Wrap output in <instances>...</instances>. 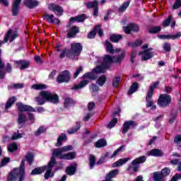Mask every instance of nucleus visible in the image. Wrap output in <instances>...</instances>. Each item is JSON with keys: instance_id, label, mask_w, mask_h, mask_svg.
<instances>
[{"instance_id": "1", "label": "nucleus", "mask_w": 181, "mask_h": 181, "mask_svg": "<svg viewBox=\"0 0 181 181\" xmlns=\"http://www.w3.org/2000/svg\"><path fill=\"white\" fill-rule=\"evenodd\" d=\"M35 101L38 105H43L46 102L57 104L59 103V95L49 90H42L40 92L39 96L35 97Z\"/></svg>"}, {"instance_id": "2", "label": "nucleus", "mask_w": 181, "mask_h": 181, "mask_svg": "<svg viewBox=\"0 0 181 181\" xmlns=\"http://www.w3.org/2000/svg\"><path fill=\"white\" fill-rule=\"evenodd\" d=\"M63 151L61 148H55L53 151L52 153V156L51 157V160L49 161L47 168V172L45 174V179L47 180L49 177H53L54 176V173H52V170H53V167L54 165H56V157L59 158V159H63Z\"/></svg>"}, {"instance_id": "3", "label": "nucleus", "mask_w": 181, "mask_h": 181, "mask_svg": "<svg viewBox=\"0 0 181 181\" xmlns=\"http://www.w3.org/2000/svg\"><path fill=\"white\" fill-rule=\"evenodd\" d=\"M19 178V181L25 180V160H22L19 168H15L10 173L8 177V181H15Z\"/></svg>"}, {"instance_id": "4", "label": "nucleus", "mask_w": 181, "mask_h": 181, "mask_svg": "<svg viewBox=\"0 0 181 181\" xmlns=\"http://www.w3.org/2000/svg\"><path fill=\"white\" fill-rule=\"evenodd\" d=\"M82 51L83 45L80 42H74L71 44V49L67 51L66 57L76 59V57L80 56Z\"/></svg>"}, {"instance_id": "5", "label": "nucleus", "mask_w": 181, "mask_h": 181, "mask_svg": "<svg viewBox=\"0 0 181 181\" xmlns=\"http://www.w3.org/2000/svg\"><path fill=\"white\" fill-rule=\"evenodd\" d=\"M108 67L107 65L105 66H96L93 69L91 72H88L85 74L82 78H88L89 80H97V74H100L101 73H105V69Z\"/></svg>"}, {"instance_id": "6", "label": "nucleus", "mask_w": 181, "mask_h": 181, "mask_svg": "<svg viewBox=\"0 0 181 181\" xmlns=\"http://www.w3.org/2000/svg\"><path fill=\"white\" fill-rule=\"evenodd\" d=\"M146 162V157L145 156H142L136 158L135 160H132V165H129L127 169V172H138V169H139V164L145 163Z\"/></svg>"}, {"instance_id": "7", "label": "nucleus", "mask_w": 181, "mask_h": 181, "mask_svg": "<svg viewBox=\"0 0 181 181\" xmlns=\"http://www.w3.org/2000/svg\"><path fill=\"white\" fill-rule=\"evenodd\" d=\"M172 103V98L169 95L162 94L159 96L158 100V104L162 108H166V107H169Z\"/></svg>"}, {"instance_id": "8", "label": "nucleus", "mask_w": 181, "mask_h": 181, "mask_svg": "<svg viewBox=\"0 0 181 181\" xmlns=\"http://www.w3.org/2000/svg\"><path fill=\"white\" fill-rule=\"evenodd\" d=\"M70 78H71L70 71L69 70H65L57 76V81L59 84H62V83H69L70 81Z\"/></svg>"}, {"instance_id": "9", "label": "nucleus", "mask_w": 181, "mask_h": 181, "mask_svg": "<svg viewBox=\"0 0 181 181\" xmlns=\"http://www.w3.org/2000/svg\"><path fill=\"white\" fill-rule=\"evenodd\" d=\"M48 9H49V11H52V12H55L57 16H62V15H63V8L54 3L49 4Z\"/></svg>"}, {"instance_id": "10", "label": "nucleus", "mask_w": 181, "mask_h": 181, "mask_svg": "<svg viewBox=\"0 0 181 181\" xmlns=\"http://www.w3.org/2000/svg\"><path fill=\"white\" fill-rule=\"evenodd\" d=\"M152 48H148L144 52H141L139 55L141 57V60H149V59H152L153 57V54L155 53L152 52Z\"/></svg>"}, {"instance_id": "11", "label": "nucleus", "mask_w": 181, "mask_h": 181, "mask_svg": "<svg viewBox=\"0 0 181 181\" xmlns=\"http://www.w3.org/2000/svg\"><path fill=\"white\" fill-rule=\"evenodd\" d=\"M16 105L21 112H23V111H27L28 112H36V110L30 105H23L22 103H18Z\"/></svg>"}, {"instance_id": "12", "label": "nucleus", "mask_w": 181, "mask_h": 181, "mask_svg": "<svg viewBox=\"0 0 181 181\" xmlns=\"http://www.w3.org/2000/svg\"><path fill=\"white\" fill-rule=\"evenodd\" d=\"M123 30L124 33H127L129 35L131 32H139V26L134 23L129 24L127 26H124L123 28Z\"/></svg>"}, {"instance_id": "13", "label": "nucleus", "mask_w": 181, "mask_h": 181, "mask_svg": "<svg viewBox=\"0 0 181 181\" xmlns=\"http://www.w3.org/2000/svg\"><path fill=\"white\" fill-rule=\"evenodd\" d=\"M138 124L135 122V121L129 120L127 121L123 124L122 134H126L128 132L129 128H135Z\"/></svg>"}, {"instance_id": "14", "label": "nucleus", "mask_w": 181, "mask_h": 181, "mask_svg": "<svg viewBox=\"0 0 181 181\" xmlns=\"http://www.w3.org/2000/svg\"><path fill=\"white\" fill-rule=\"evenodd\" d=\"M22 0H13L12 6V13L13 16H18L19 13V6L21 5Z\"/></svg>"}, {"instance_id": "15", "label": "nucleus", "mask_w": 181, "mask_h": 181, "mask_svg": "<svg viewBox=\"0 0 181 181\" xmlns=\"http://www.w3.org/2000/svg\"><path fill=\"white\" fill-rule=\"evenodd\" d=\"M153 95L147 93L146 96V107L149 108L151 107V110H156V105H153V100H152Z\"/></svg>"}, {"instance_id": "16", "label": "nucleus", "mask_w": 181, "mask_h": 181, "mask_svg": "<svg viewBox=\"0 0 181 181\" xmlns=\"http://www.w3.org/2000/svg\"><path fill=\"white\" fill-rule=\"evenodd\" d=\"M103 62L104 63H103L100 66H98V67H105V66H107V67L105 69V70H107L108 67H110V64L113 63V57L110 55H105Z\"/></svg>"}, {"instance_id": "17", "label": "nucleus", "mask_w": 181, "mask_h": 181, "mask_svg": "<svg viewBox=\"0 0 181 181\" xmlns=\"http://www.w3.org/2000/svg\"><path fill=\"white\" fill-rule=\"evenodd\" d=\"M54 16L53 14H48L45 13L43 16V18L45 21H47V22H49V23H54V21L57 22V25H59L60 23V20L59 18H54Z\"/></svg>"}, {"instance_id": "18", "label": "nucleus", "mask_w": 181, "mask_h": 181, "mask_svg": "<svg viewBox=\"0 0 181 181\" xmlns=\"http://www.w3.org/2000/svg\"><path fill=\"white\" fill-rule=\"evenodd\" d=\"M80 31L78 30V27L73 26L72 28H71L69 30H68V34H67L68 39H71V37H76V35Z\"/></svg>"}, {"instance_id": "19", "label": "nucleus", "mask_w": 181, "mask_h": 181, "mask_svg": "<svg viewBox=\"0 0 181 181\" xmlns=\"http://www.w3.org/2000/svg\"><path fill=\"white\" fill-rule=\"evenodd\" d=\"M181 36V33L179 32L177 34L172 35H158V37L159 39H163V40H169V39H172L173 40H175V39H179V37H180Z\"/></svg>"}, {"instance_id": "20", "label": "nucleus", "mask_w": 181, "mask_h": 181, "mask_svg": "<svg viewBox=\"0 0 181 181\" xmlns=\"http://www.w3.org/2000/svg\"><path fill=\"white\" fill-rule=\"evenodd\" d=\"M28 121V116L25 115V113L20 112L18 114V124L20 125V127H23L25 125V122Z\"/></svg>"}, {"instance_id": "21", "label": "nucleus", "mask_w": 181, "mask_h": 181, "mask_svg": "<svg viewBox=\"0 0 181 181\" xmlns=\"http://www.w3.org/2000/svg\"><path fill=\"white\" fill-rule=\"evenodd\" d=\"M24 4L30 9H33V8H36L39 5V1L36 0H24Z\"/></svg>"}, {"instance_id": "22", "label": "nucleus", "mask_w": 181, "mask_h": 181, "mask_svg": "<svg viewBox=\"0 0 181 181\" xmlns=\"http://www.w3.org/2000/svg\"><path fill=\"white\" fill-rule=\"evenodd\" d=\"M124 57L125 52H123L119 56H113V63L121 64V62L124 60Z\"/></svg>"}, {"instance_id": "23", "label": "nucleus", "mask_w": 181, "mask_h": 181, "mask_svg": "<svg viewBox=\"0 0 181 181\" xmlns=\"http://www.w3.org/2000/svg\"><path fill=\"white\" fill-rule=\"evenodd\" d=\"M16 64H17V67H20L21 70H25V69H28V67H29V62H26V61H17L16 62Z\"/></svg>"}, {"instance_id": "24", "label": "nucleus", "mask_w": 181, "mask_h": 181, "mask_svg": "<svg viewBox=\"0 0 181 181\" xmlns=\"http://www.w3.org/2000/svg\"><path fill=\"white\" fill-rule=\"evenodd\" d=\"M45 170H47L46 173L47 172V166H42V167L37 168L34 169L31 172V175H40V174L43 173V172H45Z\"/></svg>"}, {"instance_id": "25", "label": "nucleus", "mask_w": 181, "mask_h": 181, "mask_svg": "<svg viewBox=\"0 0 181 181\" xmlns=\"http://www.w3.org/2000/svg\"><path fill=\"white\" fill-rule=\"evenodd\" d=\"M148 156H162L163 155V153L158 148L152 149L151 151L148 152Z\"/></svg>"}, {"instance_id": "26", "label": "nucleus", "mask_w": 181, "mask_h": 181, "mask_svg": "<svg viewBox=\"0 0 181 181\" xmlns=\"http://www.w3.org/2000/svg\"><path fill=\"white\" fill-rule=\"evenodd\" d=\"M77 168V165L76 163L71 164L69 167H68L66 170L67 175H74L76 173V169Z\"/></svg>"}, {"instance_id": "27", "label": "nucleus", "mask_w": 181, "mask_h": 181, "mask_svg": "<svg viewBox=\"0 0 181 181\" xmlns=\"http://www.w3.org/2000/svg\"><path fill=\"white\" fill-rule=\"evenodd\" d=\"M87 84H88V81L83 80L79 84L74 85V87L71 88V90H80L81 88L86 87Z\"/></svg>"}, {"instance_id": "28", "label": "nucleus", "mask_w": 181, "mask_h": 181, "mask_svg": "<svg viewBox=\"0 0 181 181\" xmlns=\"http://www.w3.org/2000/svg\"><path fill=\"white\" fill-rule=\"evenodd\" d=\"M86 6L88 9H91V8L95 9L98 8V1L94 0L93 1H89L86 4Z\"/></svg>"}, {"instance_id": "29", "label": "nucleus", "mask_w": 181, "mask_h": 181, "mask_svg": "<svg viewBox=\"0 0 181 181\" xmlns=\"http://www.w3.org/2000/svg\"><path fill=\"white\" fill-rule=\"evenodd\" d=\"M131 158H122L119 159L118 161L112 164V168H118V166H122L124 163H127L128 160H129Z\"/></svg>"}, {"instance_id": "30", "label": "nucleus", "mask_w": 181, "mask_h": 181, "mask_svg": "<svg viewBox=\"0 0 181 181\" xmlns=\"http://www.w3.org/2000/svg\"><path fill=\"white\" fill-rule=\"evenodd\" d=\"M63 141H67V136L64 134H62L57 139L56 146H62Z\"/></svg>"}, {"instance_id": "31", "label": "nucleus", "mask_w": 181, "mask_h": 181, "mask_svg": "<svg viewBox=\"0 0 181 181\" xmlns=\"http://www.w3.org/2000/svg\"><path fill=\"white\" fill-rule=\"evenodd\" d=\"M74 158H76L75 152L65 153V154H63V156H62V159H65L66 160H72V159H74Z\"/></svg>"}, {"instance_id": "32", "label": "nucleus", "mask_w": 181, "mask_h": 181, "mask_svg": "<svg viewBox=\"0 0 181 181\" xmlns=\"http://www.w3.org/2000/svg\"><path fill=\"white\" fill-rule=\"evenodd\" d=\"M74 104H75V102L74 100H73V99L70 98H65L64 105L66 108H69V107H73Z\"/></svg>"}, {"instance_id": "33", "label": "nucleus", "mask_w": 181, "mask_h": 181, "mask_svg": "<svg viewBox=\"0 0 181 181\" xmlns=\"http://www.w3.org/2000/svg\"><path fill=\"white\" fill-rule=\"evenodd\" d=\"M80 128H81V122H76V127H72L71 129H68L67 132L69 134H73L75 132H77V131H78V129H80Z\"/></svg>"}, {"instance_id": "34", "label": "nucleus", "mask_w": 181, "mask_h": 181, "mask_svg": "<svg viewBox=\"0 0 181 181\" xmlns=\"http://www.w3.org/2000/svg\"><path fill=\"white\" fill-rule=\"evenodd\" d=\"M121 39H122V35H117V34L110 35V40L112 42H114L115 43L119 42Z\"/></svg>"}, {"instance_id": "35", "label": "nucleus", "mask_w": 181, "mask_h": 181, "mask_svg": "<svg viewBox=\"0 0 181 181\" xmlns=\"http://www.w3.org/2000/svg\"><path fill=\"white\" fill-rule=\"evenodd\" d=\"M154 181H163V175L160 172H155L153 174Z\"/></svg>"}, {"instance_id": "36", "label": "nucleus", "mask_w": 181, "mask_h": 181, "mask_svg": "<svg viewBox=\"0 0 181 181\" xmlns=\"http://www.w3.org/2000/svg\"><path fill=\"white\" fill-rule=\"evenodd\" d=\"M25 85L23 83H15L8 86V90H18L19 88H23Z\"/></svg>"}, {"instance_id": "37", "label": "nucleus", "mask_w": 181, "mask_h": 181, "mask_svg": "<svg viewBox=\"0 0 181 181\" xmlns=\"http://www.w3.org/2000/svg\"><path fill=\"white\" fill-rule=\"evenodd\" d=\"M105 81H107V78L105 75H102L97 81L96 83L98 84L100 87H103L105 84Z\"/></svg>"}, {"instance_id": "38", "label": "nucleus", "mask_w": 181, "mask_h": 181, "mask_svg": "<svg viewBox=\"0 0 181 181\" xmlns=\"http://www.w3.org/2000/svg\"><path fill=\"white\" fill-rule=\"evenodd\" d=\"M103 146H107V141L104 139H101L95 143L96 148H103Z\"/></svg>"}, {"instance_id": "39", "label": "nucleus", "mask_w": 181, "mask_h": 181, "mask_svg": "<svg viewBox=\"0 0 181 181\" xmlns=\"http://www.w3.org/2000/svg\"><path fill=\"white\" fill-rule=\"evenodd\" d=\"M159 84H160V82L157 81V82L154 83L153 85H151L149 87L147 94H151V95H153V91L155 90V88H156V87H158L159 86Z\"/></svg>"}, {"instance_id": "40", "label": "nucleus", "mask_w": 181, "mask_h": 181, "mask_svg": "<svg viewBox=\"0 0 181 181\" xmlns=\"http://www.w3.org/2000/svg\"><path fill=\"white\" fill-rule=\"evenodd\" d=\"M16 101V97L13 96L11 98L8 99L7 103H6V110H8V108H11L12 107V104Z\"/></svg>"}, {"instance_id": "41", "label": "nucleus", "mask_w": 181, "mask_h": 181, "mask_svg": "<svg viewBox=\"0 0 181 181\" xmlns=\"http://www.w3.org/2000/svg\"><path fill=\"white\" fill-rule=\"evenodd\" d=\"M139 86H138V83L135 82L134 83L131 87L130 89L129 90L128 94L131 95V94H134V93H135V91H136V90H138L139 88Z\"/></svg>"}, {"instance_id": "42", "label": "nucleus", "mask_w": 181, "mask_h": 181, "mask_svg": "<svg viewBox=\"0 0 181 181\" xmlns=\"http://www.w3.org/2000/svg\"><path fill=\"white\" fill-rule=\"evenodd\" d=\"M11 35H12V30H9L7 32L4 41L0 40V47L2 46V45H4V43H6L8 40H9V37H11Z\"/></svg>"}, {"instance_id": "43", "label": "nucleus", "mask_w": 181, "mask_h": 181, "mask_svg": "<svg viewBox=\"0 0 181 181\" xmlns=\"http://www.w3.org/2000/svg\"><path fill=\"white\" fill-rule=\"evenodd\" d=\"M33 158H35V156H33V153H28L25 156V160L29 163V165H32L33 163Z\"/></svg>"}, {"instance_id": "44", "label": "nucleus", "mask_w": 181, "mask_h": 181, "mask_svg": "<svg viewBox=\"0 0 181 181\" xmlns=\"http://www.w3.org/2000/svg\"><path fill=\"white\" fill-rule=\"evenodd\" d=\"M32 88L34 90H46L47 86L45 84H34L33 85Z\"/></svg>"}, {"instance_id": "45", "label": "nucleus", "mask_w": 181, "mask_h": 181, "mask_svg": "<svg viewBox=\"0 0 181 181\" xmlns=\"http://www.w3.org/2000/svg\"><path fill=\"white\" fill-rule=\"evenodd\" d=\"M105 46L107 52L109 53H115V51H114V48L112 47V44L110 42L105 41Z\"/></svg>"}, {"instance_id": "46", "label": "nucleus", "mask_w": 181, "mask_h": 181, "mask_svg": "<svg viewBox=\"0 0 181 181\" xmlns=\"http://www.w3.org/2000/svg\"><path fill=\"white\" fill-rule=\"evenodd\" d=\"M95 165V156L90 154L89 156V166H90V168L93 169Z\"/></svg>"}, {"instance_id": "47", "label": "nucleus", "mask_w": 181, "mask_h": 181, "mask_svg": "<svg viewBox=\"0 0 181 181\" xmlns=\"http://www.w3.org/2000/svg\"><path fill=\"white\" fill-rule=\"evenodd\" d=\"M129 6V1L123 3L119 8V12H125V11H127V8H128Z\"/></svg>"}, {"instance_id": "48", "label": "nucleus", "mask_w": 181, "mask_h": 181, "mask_svg": "<svg viewBox=\"0 0 181 181\" xmlns=\"http://www.w3.org/2000/svg\"><path fill=\"white\" fill-rule=\"evenodd\" d=\"M85 19H86V17H84V15H81L79 16L71 18L70 21H76V22H83V21H85Z\"/></svg>"}, {"instance_id": "49", "label": "nucleus", "mask_w": 181, "mask_h": 181, "mask_svg": "<svg viewBox=\"0 0 181 181\" xmlns=\"http://www.w3.org/2000/svg\"><path fill=\"white\" fill-rule=\"evenodd\" d=\"M95 31L98 33L99 36H103L104 35V31L103 29H101V25H98L95 27Z\"/></svg>"}, {"instance_id": "50", "label": "nucleus", "mask_w": 181, "mask_h": 181, "mask_svg": "<svg viewBox=\"0 0 181 181\" xmlns=\"http://www.w3.org/2000/svg\"><path fill=\"white\" fill-rule=\"evenodd\" d=\"M172 16H169L168 18L163 21V26H164V28H167L168 26H169V25H170V23L172 22Z\"/></svg>"}, {"instance_id": "51", "label": "nucleus", "mask_w": 181, "mask_h": 181, "mask_svg": "<svg viewBox=\"0 0 181 181\" xmlns=\"http://www.w3.org/2000/svg\"><path fill=\"white\" fill-rule=\"evenodd\" d=\"M8 149L9 152H14V151L18 149V145L16 143H13L8 146Z\"/></svg>"}, {"instance_id": "52", "label": "nucleus", "mask_w": 181, "mask_h": 181, "mask_svg": "<svg viewBox=\"0 0 181 181\" xmlns=\"http://www.w3.org/2000/svg\"><path fill=\"white\" fill-rule=\"evenodd\" d=\"M141 45H142V40H137L134 42L129 43V46H132V47H138V46H141Z\"/></svg>"}, {"instance_id": "53", "label": "nucleus", "mask_w": 181, "mask_h": 181, "mask_svg": "<svg viewBox=\"0 0 181 181\" xmlns=\"http://www.w3.org/2000/svg\"><path fill=\"white\" fill-rule=\"evenodd\" d=\"M124 149H125V147L124 146H120V148H117L115 151H114L110 158H115L118 155V153L124 151Z\"/></svg>"}, {"instance_id": "54", "label": "nucleus", "mask_w": 181, "mask_h": 181, "mask_svg": "<svg viewBox=\"0 0 181 181\" xmlns=\"http://www.w3.org/2000/svg\"><path fill=\"white\" fill-rule=\"evenodd\" d=\"M118 122V119L114 118L108 124L107 128L111 129V128H114L115 127V124Z\"/></svg>"}, {"instance_id": "55", "label": "nucleus", "mask_w": 181, "mask_h": 181, "mask_svg": "<svg viewBox=\"0 0 181 181\" xmlns=\"http://www.w3.org/2000/svg\"><path fill=\"white\" fill-rule=\"evenodd\" d=\"M160 30H162V28L160 26L153 27L149 30V33H159Z\"/></svg>"}, {"instance_id": "56", "label": "nucleus", "mask_w": 181, "mask_h": 181, "mask_svg": "<svg viewBox=\"0 0 181 181\" xmlns=\"http://www.w3.org/2000/svg\"><path fill=\"white\" fill-rule=\"evenodd\" d=\"M119 81H121V78L119 76H115L112 81L113 87H118V84H119Z\"/></svg>"}, {"instance_id": "57", "label": "nucleus", "mask_w": 181, "mask_h": 181, "mask_svg": "<svg viewBox=\"0 0 181 181\" xmlns=\"http://www.w3.org/2000/svg\"><path fill=\"white\" fill-rule=\"evenodd\" d=\"M23 136V134L14 133L11 136L12 141H16V139H21Z\"/></svg>"}, {"instance_id": "58", "label": "nucleus", "mask_w": 181, "mask_h": 181, "mask_svg": "<svg viewBox=\"0 0 181 181\" xmlns=\"http://www.w3.org/2000/svg\"><path fill=\"white\" fill-rule=\"evenodd\" d=\"M181 8V0H175L174 5H173V9H179Z\"/></svg>"}, {"instance_id": "59", "label": "nucleus", "mask_w": 181, "mask_h": 181, "mask_svg": "<svg viewBox=\"0 0 181 181\" xmlns=\"http://www.w3.org/2000/svg\"><path fill=\"white\" fill-rule=\"evenodd\" d=\"M90 91H92V93H95L100 90V88L98 87V86L93 83L90 86Z\"/></svg>"}, {"instance_id": "60", "label": "nucleus", "mask_w": 181, "mask_h": 181, "mask_svg": "<svg viewBox=\"0 0 181 181\" xmlns=\"http://www.w3.org/2000/svg\"><path fill=\"white\" fill-rule=\"evenodd\" d=\"M62 152H69V151H73V146L71 145L65 146L61 148Z\"/></svg>"}, {"instance_id": "61", "label": "nucleus", "mask_w": 181, "mask_h": 181, "mask_svg": "<svg viewBox=\"0 0 181 181\" xmlns=\"http://www.w3.org/2000/svg\"><path fill=\"white\" fill-rule=\"evenodd\" d=\"M95 35H97V33L95 32V28L93 29V30L90 31L88 35V39H94L95 37Z\"/></svg>"}, {"instance_id": "62", "label": "nucleus", "mask_w": 181, "mask_h": 181, "mask_svg": "<svg viewBox=\"0 0 181 181\" xmlns=\"http://www.w3.org/2000/svg\"><path fill=\"white\" fill-rule=\"evenodd\" d=\"M160 173L163 177H165V176H168L169 173H170V170L168 168H164Z\"/></svg>"}, {"instance_id": "63", "label": "nucleus", "mask_w": 181, "mask_h": 181, "mask_svg": "<svg viewBox=\"0 0 181 181\" xmlns=\"http://www.w3.org/2000/svg\"><path fill=\"white\" fill-rule=\"evenodd\" d=\"M18 33H13V31L12 30V33L10 35V42H12L14 41L15 39H16V37H18Z\"/></svg>"}, {"instance_id": "64", "label": "nucleus", "mask_w": 181, "mask_h": 181, "mask_svg": "<svg viewBox=\"0 0 181 181\" xmlns=\"http://www.w3.org/2000/svg\"><path fill=\"white\" fill-rule=\"evenodd\" d=\"M46 131V128L43 127H40L37 131L35 132V135L37 136H39V135H40V134H43V132H45Z\"/></svg>"}]
</instances>
